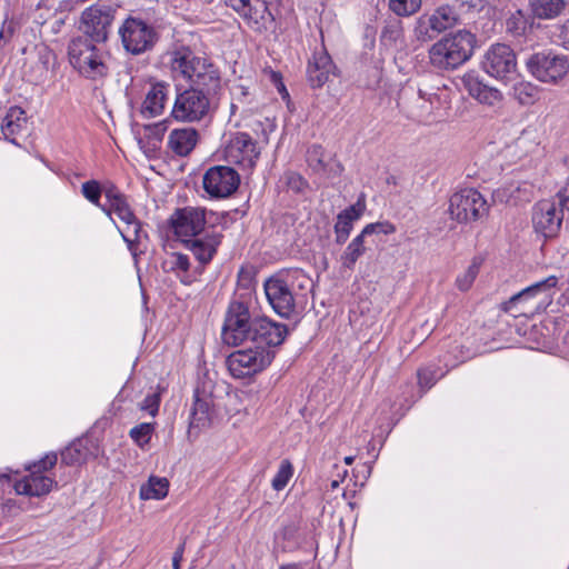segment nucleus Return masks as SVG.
<instances>
[{"mask_svg": "<svg viewBox=\"0 0 569 569\" xmlns=\"http://www.w3.org/2000/svg\"><path fill=\"white\" fill-rule=\"evenodd\" d=\"M288 329L272 320H262L256 329V340L246 342L243 349L232 352L227 358V366L232 377L243 379L263 371L272 362L276 348L280 346Z\"/></svg>", "mask_w": 569, "mask_h": 569, "instance_id": "f257e3e1", "label": "nucleus"}, {"mask_svg": "<svg viewBox=\"0 0 569 569\" xmlns=\"http://www.w3.org/2000/svg\"><path fill=\"white\" fill-rule=\"evenodd\" d=\"M171 70L177 77L190 81V87L209 91L220 89V76L206 58L197 57L190 49L181 48L172 53Z\"/></svg>", "mask_w": 569, "mask_h": 569, "instance_id": "f03ea898", "label": "nucleus"}, {"mask_svg": "<svg viewBox=\"0 0 569 569\" xmlns=\"http://www.w3.org/2000/svg\"><path fill=\"white\" fill-rule=\"evenodd\" d=\"M250 295H239L229 305L222 327V340L229 346H239L256 340V329L264 317L252 318L250 313Z\"/></svg>", "mask_w": 569, "mask_h": 569, "instance_id": "7ed1b4c3", "label": "nucleus"}, {"mask_svg": "<svg viewBox=\"0 0 569 569\" xmlns=\"http://www.w3.org/2000/svg\"><path fill=\"white\" fill-rule=\"evenodd\" d=\"M476 38L467 30H458L437 41L429 50L430 62L443 70L456 69L470 59Z\"/></svg>", "mask_w": 569, "mask_h": 569, "instance_id": "20e7f679", "label": "nucleus"}, {"mask_svg": "<svg viewBox=\"0 0 569 569\" xmlns=\"http://www.w3.org/2000/svg\"><path fill=\"white\" fill-rule=\"evenodd\" d=\"M70 63L88 79H100L109 73L108 52L84 37L73 38L68 46Z\"/></svg>", "mask_w": 569, "mask_h": 569, "instance_id": "39448f33", "label": "nucleus"}, {"mask_svg": "<svg viewBox=\"0 0 569 569\" xmlns=\"http://www.w3.org/2000/svg\"><path fill=\"white\" fill-rule=\"evenodd\" d=\"M106 202L100 209L111 218L114 213L124 224V229H119L123 240L127 242L130 251L134 250V244L142 237V227L128 202L127 197L116 187L111 186L103 189Z\"/></svg>", "mask_w": 569, "mask_h": 569, "instance_id": "423d86ee", "label": "nucleus"}, {"mask_svg": "<svg viewBox=\"0 0 569 569\" xmlns=\"http://www.w3.org/2000/svg\"><path fill=\"white\" fill-rule=\"evenodd\" d=\"M217 91L190 87L177 93L171 117L181 122H196L204 119L211 108V101Z\"/></svg>", "mask_w": 569, "mask_h": 569, "instance_id": "0eeeda50", "label": "nucleus"}, {"mask_svg": "<svg viewBox=\"0 0 569 569\" xmlns=\"http://www.w3.org/2000/svg\"><path fill=\"white\" fill-rule=\"evenodd\" d=\"M558 284L556 276L537 281L513 295L508 301L501 305L503 311L512 313L513 317L527 315L539 307L540 303L549 300Z\"/></svg>", "mask_w": 569, "mask_h": 569, "instance_id": "6e6552de", "label": "nucleus"}, {"mask_svg": "<svg viewBox=\"0 0 569 569\" xmlns=\"http://www.w3.org/2000/svg\"><path fill=\"white\" fill-rule=\"evenodd\" d=\"M489 212V204L483 196L473 188L455 192L449 200V213L460 223L480 220Z\"/></svg>", "mask_w": 569, "mask_h": 569, "instance_id": "1a4fd4ad", "label": "nucleus"}, {"mask_svg": "<svg viewBox=\"0 0 569 569\" xmlns=\"http://www.w3.org/2000/svg\"><path fill=\"white\" fill-rule=\"evenodd\" d=\"M526 66L533 78L551 84L561 81L569 71L568 57L551 51L531 54L527 59Z\"/></svg>", "mask_w": 569, "mask_h": 569, "instance_id": "9d476101", "label": "nucleus"}, {"mask_svg": "<svg viewBox=\"0 0 569 569\" xmlns=\"http://www.w3.org/2000/svg\"><path fill=\"white\" fill-rule=\"evenodd\" d=\"M223 159L229 164L251 170L260 156L257 141L246 132L229 134L222 150Z\"/></svg>", "mask_w": 569, "mask_h": 569, "instance_id": "9b49d317", "label": "nucleus"}, {"mask_svg": "<svg viewBox=\"0 0 569 569\" xmlns=\"http://www.w3.org/2000/svg\"><path fill=\"white\" fill-rule=\"evenodd\" d=\"M119 34L126 51L136 56L152 49L158 40L152 26L133 17L124 20L119 28Z\"/></svg>", "mask_w": 569, "mask_h": 569, "instance_id": "f8f14e48", "label": "nucleus"}, {"mask_svg": "<svg viewBox=\"0 0 569 569\" xmlns=\"http://www.w3.org/2000/svg\"><path fill=\"white\" fill-rule=\"evenodd\" d=\"M116 10L108 6H91L81 14V37L89 41L103 43L108 40L109 32L114 20Z\"/></svg>", "mask_w": 569, "mask_h": 569, "instance_id": "ddd939ff", "label": "nucleus"}, {"mask_svg": "<svg viewBox=\"0 0 569 569\" xmlns=\"http://www.w3.org/2000/svg\"><path fill=\"white\" fill-rule=\"evenodd\" d=\"M206 222V209L200 207L176 209L169 218L174 236L184 243L194 239L204 229Z\"/></svg>", "mask_w": 569, "mask_h": 569, "instance_id": "4468645a", "label": "nucleus"}, {"mask_svg": "<svg viewBox=\"0 0 569 569\" xmlns=\"http://www.w3.org/2000/svg\"><path fill=\"white\" fill-rule=\"evenodd\" d=\"M289 280L283 274H279L269 278L263 284L269 305L276 313L284 318H288L296 307L297 292L290 288Z\"/></svg>", "mask_w": 569, "mask_h": 569, "instance_id": "2eb2a0df", "label": "nucleus"}, {"mask_svg": "<svg viewBox=\"0 0 569 569\" xmlns=\"http://www.w3.org/2000/svg\"><path fill=\"white\" fill-rule=\"evenodd\" d=\"M202 184L211 197L227 198L238 189L240 176L230 166H213L204 172Z\"/></svg>", "mask_w": 569, "mask_h": 569, "instance_id": "dca6fc26", "label": "nucleus"}, {"mask_svg": "<svg viewBox=\"0 0 569 569\" xmlns=\"http://www.w3.org/2000/svg\"><path fill=\"white\" fill-rule=\"evenodd\" d=\"M565 209H558L553 200L538 201L532 208V226L537 233L545 238L555 237L560 230Z\"/></svg>", "mask_w": 569, "mask_h": 569, "instance_id": "f3484780", "label": "nucleus"}, {"mask_svg": "<svg viewBox=\"0 0 569 569\" xmlns=\"http://www.w3.org/2000/svg\"><path fill=\"white\" fill-rule=\"evenodd\" d=\"M517 60L512 49L505 43L492 44L482 60L483 70L497 79H503L516 71Z\"/></svg>", "mask_w": 569, "mask_h": 569, "instance_id": "a211bd4d", "label": "nucleus"}, {"mask_svg": "<svg viewBox=\"0 0 569 569\" xmlns=\"http://www.w3.org/2000/svg\"><path fill=\"white\" fill-rule=\"evenodd\" d=\"M213 398L210 391L203 387H199L194 390L193 403L189 416V429L188 435L197 436L202 429L208 428L211 425L213 415Z\"/></svg>", "mask_w": 569, "mask_h": 569, "instance_id": "6ab92c4d", "label": "nucleus"}, {"mask_svg": "<svg viewBox=\"0 0 569 569\" xmlns=\"http://www.w3.org/2000/svg\"><path fill=\"white\" fill-rule=\"evenodd\" d=\"M335 66L327 50L321 47L312 53L307 66V79L312 88H321L333 73Z\"/></svg>", "mask_w": 569, "mask_h": 569, "instance_id": "aec40b11", "label": "nucleus"}, {"mask_svg": "<svg viewBox=\"0 0 569 569\" xmlns=\"http://www.w3.org/2000/svg\"><path fill=\"white\" fill-rule=\"evenodd\" d=\"M170 90L166 81H150L141 104V114L146 118H154L162 114Z\"/></svg>", "mask_w": 569, "mask_h": 569, "instance_id": "412c9836", "label": "nucleus"}, {"mask_svg": "<svg viewBox=\"0 0 569 569\" xmlns=\"http://www.w3.org/2000/svg\"><path fill=\"white\" fill-rule=\"evenodd\" d=\"M30 473L14 482V490L18 495L41 497L48 495L56 481L41 472L28 468Z\"/></svg>", "mask_w": 569, "mask_h": 569, "instance_id": "4be33fe9", "label": "nucleus"}, {"mask_svg": "<svg viewBox=\"0 0 569 569\" xmlns=\"http://www.w3.org/2000/svg\"><path fill=\"white\" fill-rule=\"evenodd\" d=\"M462 83L468 93L481 104L493 108L502 101V93L498 89L485 84L472 73L463 76Z\"/></svg>", "mask_w": 569, "mask_h": 569, "instance_id": "5701e85b", "label": "nucleus"}, {"mask_svg": "<svg viewBox=\"0 0 569 569\" xmlns=\"http://www.w3.org/2000/svg\"><path fill=\"white\" fill-rule=\"evenodd\" d=\"M365 209H366L365 199H363V196H361L355 204L342 210L337 216V221L335 224V233H336V242L337 243L342 244L347 241V239L352 230L353 222L357 221L362 216Z\"/></svg>", "mask_w": 569, "mask_h": 569, "instance_id": "b1692460", "label": "nucleus"}, {"mask_svg": "<svg viewBox=\"0 0 569 569\" xmlns=\"http://www.w3.org/2000/svg\"><path fill=\"white\" fill-rule=\"evenodd\" d=\"M222 236L218 232H208L202 238L186 241L187 247L193 253L201 266L209 263L221 243Z\"/></svg>", "mask_w": 569, "mask_h": 569, "instance_id": "393cba45", "label": "nucleus"}, {"mask_svg": "<svg viewBox=\"0 0 569 569\" xmlns=\"http://www.w3.org/2000/svg\"><path fill=\"white\" fill-rule=\"evenodd\" d=\"M164 272H172L179 278L181 283L189 286L196 280V274L191 271V263L188 254L181 252H170L162 261Z\"/></svg>", "mask_w": 569, "mask_h": 569, "instance_id": "a878e982", "label": "nucleus"}, {"mask_svg": "<svg viewBox=\"0 0 569 569\" xmlns=\"http://www.w3.org/2000/svg\"><path fill=\"white\" fill-rule=\"evenodd\" d=\"M199 133L193 128L174 129L169 133L168 148L180 157L188 156L197 146Z\"/></svg>", "mask_w": 569, "mask_h": 569, "instance_id": "bb28decb", "label": "nucleus"}, {"mask_svg": "<svg viewBox=\"0 0 569 569\" xmlns=\"http://www.w3.org/2000/svg\"><path fill=\"white\" fill-rule=\"evenodd\" d=\"M529 7L533 18L552 20L561 16L566 8V0H530Z\"/></svg>", "mask_w": 569, "mask_h": 569, "instance_id": "cd10ccee", "label": "nucleus"}, {"mask_svg": "<svg viewBox=\"0 0 569 569\" xmlns=\"http://www.w3.org/2000/svg\"><path fill=\"white\" fill-rule=\"evenodd\" d=\"M458 21L455 9L448 4L440 6L428 17V26L435 34H438L451 27Z\"/></svg>", "mask_w": 569, "mask_h": 569, "instance_id": "c85d7f7f", "label": "nucleus"}, {"mask_svg": "<svg viewBox=\"0 0 569 569\" xmlns=\"http://www.w3.org/2000/svg\"><path fill=\"white\" fill-rule=\"evenodd\" d=\"M26 123V112L20 107H11L2 120V133L7 139H11V137L21 132Z\"/></svg>", "mask_w": 569, "mask_h": 569, "instance_id": "c756f323", "label": "nucleus"}, {"mask_svg": "<svg viewBox=\"0 0 569 569\" xmlns=\"http://www.w3.org/2000/svg\"><path fill=\"white\" fill-rule=\"evenodd\" d=\"M169 491V481L163 477L151 476L147 483L140 487L139 496L142 500H160L167 497Z\"/></svg>", "mask_w": 569, "mask_h": 569, "instance_id": "7c9ffc66", "label": "nucleus"}, {"mask_svg": "<svg viewBox=\"0 0 569 569\" xmlns=\"http://www.w3.org/2000/svg\"><path fill=\"white\" fill-rule=\"evenodd\" d=\"M365 238L358 234L346 248L341 254V263L347 269H353L357 260L365 253Z\"/></svg>", "mask_w": 569, "mask_h": 569, "instance_id": "2f4dec72", "label": "nucleus"}, {"mask_svg": "<svg viewBox=\"0 0 569 569\" xmlns=\"http://www.w3.org/2000/svg\"><path fill=\"white\" fill-rule=\"evenodd\" d=\"M529 27V17L522 10H516L506 20V30L512 36H523Z\"/></svg>", "mask_w": 569, "mask_h": 569, "instance_id": "473e14b6", "label": "nucleus"}, {"mask_svg": "<svg viewBox=\"0 0 569 569\" xmlns=\"http://www.w3.org/2000/svg\"><path fill=\"white\" fill-rule=\"evenodd\" d=\"M538 94V88L528 81H520L513 86L515 99L523 106L535 102Z\"/></svg>", "mask_w": 569, "mask_h": 569, "instance_id": "72a5a7b5", "label": "nucleus"}, {"mask_svg": "<svg viewBox=\"0 0 569 569\" xmlns=\"http://www.w3.org/2000/svg\"><path fill=\"white\" fill-rule=\"evenodd\" d=\"M307 162L315 172L327 171L328 163L325 160V150L320 144H313L308 149Z\"/></svg>", "mask_w": 569, "mask_h": 569, "instance_id": "f704fd0d", "label": "nucleus"}, {"mask_svg": "<svg viewBox=\"0 0 569 569\" xmlns=\"http://www.w3.org/2000/svg\"><path fill=\"white\" fill-rule=\"evenodd\" d=\"M421 7V0H389V9L399 17L415 14Z\"/></svg>", "mask_w": 569, "mask_h": 569, "instance_id": "c9c22d12", "label": "nucleus"}, {"mask_svg": "<svg viewBox=\"0 0 569 569\" xmlns=\"http://www.w3.org/2000/svg\"><path fill=\"white\" fill-rule=\"evenodd\" d=\"M153 430L154 428L152 423L143 422L133 427L130 430L129 435L137 446H139L140 448H144V446L149 443Z\"/></svg>", "mask_w": 569, "mask_h": 569, "instance_id": "e433bc0d", "label": "nucleus"}, {"mask_svg": "<svg viewBox=\"0 0 569 569\" xmlns=\"http://www.w3.org/2000/svg\"><path fill=\"white\" fill-rule=\"evenodd\" d=\"M293 475V468L289 460H282L276 476L272 479L271 486L274 490H282L289 482Z\"/></svg>", "mask_w": 569, "mask_h": 569, "instance_id": "4c0bfd02", "label": "nucleus"}, {"mask_svg": "<svg viewBox=\"0 0 569 569\" xmlns=\"http://www.w3.org/2000/svg\"><path fill=\"white\" fill-rule=\"evenodd\" d=\"M479 272V263L473 261L468 269L456 279V284L459 290L467 291L471 288L475 279Z\"/></svg>", "mask_w": 569, "mask_h": 569, "instance_id": "58836bf2", "label": "nucleus"}, {"mask_svg": "<svg viewBox=\"0 0 569 569\" xmlns=\"http://www.w3.org/2000/svg\"><path fill=\"white\" fill-rule=\"evenodd\" d=\"M81 192L83 197L89 200L91 203L98 206H102L100 203V197L102 193V189L100 187V183L97 180H89L82 183L81 186Z\"/></svg>", "mask_w": 569, "mask_h": 569, "instance_id": "ea45409f", "label": "nucleus"}, {"mask_svg": "<svg viewBox=\"0 0 569 569\" xmlns=\"http://www.w3.org/2000/svg\"><path fill=\"white\" fill-rule=\"evenodd\" d=\"M402 39V28L399 22L387 24L381 32V41L387 46H396Z\"/></svg>", "mask_w": 569, "mask_h": 569, "instance_id": "a19ab883", "label": "nucleus"}, {"mask_svg": "<svg viewBox=\"0 0 569 569\" xmlns=\"http://www.w3.org/2000/svg\"><path fill=\"white\" fill-rule=\"evenodd\" d=\"M286 279H290V288L303 290L311 283V279L301 270H293L283 274Z\"/></svg>", "mask_w": 569, "mask_h": 569, "instance_id": "79ce46f5", "label": "nucleus"}, {"mask_svg": "<svg viewBox=\"0 0 569 569\" xmlns=\"http://www.w3.org/2000/svg\"><path fill=\"white\" fill-rule=\"evenodd\" d=\"M396 231V228L390 222H376L367 224L360 232L363 237L371 234H390Z\"/></svg>", "mask_w": 569, "mask_h": 569, "instance_id": "37998d69", "label": "nucleus"}, {"mask_svg": "<svg viewBox=\"0 0 569 569\" xmlns=\"http://www.w3.org/2000/svg\"><path fill=\"white\" fill-rule=\"evenodd\" d=\"M284 181L286 186L296 193L302 192L308 186L302 176L292 171L284 174Z\"/></svg>", "mask_w": 569, "mask_h": 569, "instance_id": "c03bdc74", "label": "nucleus"}, {"mask_svg": "<svg viewBox=\"0 0 569 569\" xmlns=\"http://www.w3.org/2000/svg\"><path fill=\"white\" fill-rule=\"evenodd\" d=\"M552 37L558 46L569 50V19L556 27Z\"/></svg>", "mask_w": 569, "mask_h": 569, "instance_id": "a18cd8bd", "label": "nucleus"}, {"mask_svg": "<svg viewBox=\"0 0 569 569\" xmlns=\"http://www.w3.org/2000/svg\"><path fill=\"white\" fill-rule=\"evenodd\" d=\"M437 381V371L432 368H423L418 371V383L427 390L430 389Z\"/></svg>", "mask_w": 569, "mask_h": 569, "instance_id": "49530a36", "label": "nucleus"}, {"mask_svg": "<svg viewBox=\"0 0 569 569\" xmlns=\"http://www.w3.org/2000/svg\"><path fill=\"white\" fill-rule=\"evenodd\" d=\"M160 406V395L152 392L146 396L144 400L140 405V409L147 411L149 415L154 417L158 413Z\"/></svg>", "mask_w": 569, "mask_h": 569, "instance_id": "de8ad7c7", "label": "nucleus"}, {"mask_svg": "<svg viewBox=\"0 0 569 569\" xmlns=\"http://www.w3.org/2000/svg\"><path fill=\"white\" fill-rule=\"evenodd\" d=\"M81 459H82V452L76 445L67 447L61 452V460L66 465L79 463L81 461Z\"/></svg>", "mask_w": 569, "mask_h": 569, "instance_id": "09e8293b", "label": "nucleus"}, {"mask_svg": "<svg viewBox=\"0 0 569 569\" xmlns=\"http://www.w3.org/2000/svg\"><path fill=\"white\" fill-rule=\"evenodd\" d=\"M57 460H58V458H57L56 453H48L41 460H39L38 462H34L29 468L44 475L46 471L50 470L51 468H53L56 466Z\"/></svg>", "mask_w": 569, "mask_h": 569, "instance_id": "8fccbe9b", "label": "nucleus"}, {"mask_svg": "<svg viewBox=\"0 0 569 569\" xmlns=\"http://www.w3.org/2000/svg\"><path fill=\"white\" fill-rule=\"evenodd\" d=\"M460 8L466 12H479L488 3V0H457Z\"/></svg>", "mask_w": 569, "mask_h": 569, "instance_id": "3c124183", "label": "nucleus"}, {"mask_svg": "<svg viewBox=\"0 0 569 569\" xmlns=\"http://www.w3.org/2000/svg\"><path fill=\"white\" fill-rule=\"evenodd\" d=\"M232 8L246 18H252L250 0H231Z\"/></svg>", "mask_w": 569, "mask_h": 569, "instance_id": "603ef678", "label": "nucleus"}, {"mask_svg": "<svg viewBox=\"0 0 569 569\" xmlns=\"http://www.w3.org/2000/svg\"><path fill=\"white\" fill-rule=\"evenodd\" d=\"M14 32V24L12 21H4L0 29V41L8 42Z\"/></svg>", "mask_w": 569, "mask_h": 569, "instance_id": "864d4df0", "label": "nucleus"}, {"mask_svg": "<svg viewBox=\"0 0 569 569\" xmlns=\"http://www.w3.org/2000/svg\"><path fill=\"white\" fill-rule=\"evenodd\" d=\"M557 196L559 198V203L562 207V209L569 211V180L566 183V186L561 190H559Z\"/></svg>", "mask_w": 569, "mask_h": 569, "instance_id": "5fc2aeb1", "label": "nucleus"}, {"mask_svg": "<svg viewBox=\"0 0 569 569\" xmlns=\"http://www.w3.org/2000/svg\"><path fill=\"white\" fill-rule=\"evenodd\" d=\"M537 132L535 129L527 128L521 132V136L517 139V144L523 147L527 141L535 140Z\"/></svg>", "mask_w": 569, "mask_h": 569, "instance_id": "6e6d98bb", "label": "nucleus"}, {"mask_svg": "<svg viewBox=\"0 0 569 569\" xmlns=\"http://www.w3.org/2000/svg\"><path fill=\"white\" fill-rule=\"evenodd\" d=\"M183 545L180 546L172 557V569H180V561L182 560Z\"/></svg>", "mask_w": 569, "mask_h": 569, "instance_id": "4d7b16f0", "label": "nucleus"}, {"mask_svg": "<svg viewBox=\"0 0 569 569\" xmlns=\"http://www.w3.org/2000/svg\"><path fill=\"white\" fill-rule=\"evenodd\" d=\"M42 9H46L48 13H50L51 10H53V1L52 0H41L37 6V11H41Z\"/></svg>", "mask_w": 569, "mask_h": 569, "instance_id": "13d9d810", "label": "nucleus"}, {"mask_svg": "<svg viewBox=\"0 0 569 569\" xmlns=\"http://www.w3.org/2000/svg\"><path fill=\"white\" fill-rule=\"evenodd\" d=\"M297 531V528L295 525H290L283 528V536L287 538H292Z\"/></svg>", "mask_w": 569, "mask_h": 569, "instance_id": "bf43d9fd", "label": "nucleus"}, {"mask_svg": "<svg viewBox=\"0 0 569 569\" xmlns=\"http://www.w3.org/2000/svg\"><path fill=\"white\" fill-rule=\"evenodd\" d=\"M417 32H418V39H422V40L429 39L430 40L435 37V34H426L425 36L420 28L417 30ZM426 33H428V32L426 31Z\"/></svg>", "mask_w": 569, "mask_h": 569, "instance_id": "052dcab7", "label": "nucleus"}, {"mask_svg": "<svg viewBox=\"0 0 569 569\" xmlns=\"http://www.w3.org/2000/svg\"><path fill=\"white\" fill-rule=\"evenodd\" d=\"M280 569H306V568L299 563H291V565L282 566V567H280Z\"/></svg>", "mask_w": 569, "mask_h": 569, "instance_id": "680f3d73", "label": "nucleus"}, {"mask_svg": "<svg viewBox=\"0 0 569 569\" xmlns=\"http://www.w3.org/2000/svg\"><path fill=\"white\" fill-rule=\"evenodd\" d=\"M154 129L157 131V134H162L166 131L167 128H166L163 122H160V123L154 126Z\"/></svg>", "mask_w": 569, "mask_h": 569, "instance_id": "e2e57ef3", "label": "nucleus"}, {"mask_svg": "<svg viewBox=\"0 0 569 569\" xmlns=\"http://www.w3.org/2000/svg\"><path fill=\"white\" fill-rule=\"evenodd\" d=\"M419 96L420 98L430 101V103H432V98L435 97L433 94H428V98H426L427 94L422 90H419Z\"/></svg>", "mask_w": 569, "mask_h": 569, "instance_id": "0e129e2a", "label": "nucleus"}, {"mask_svg": "<svg viewBox=\"0 0 569 569\" xmlns=\"http://www.w3.org/2000/svg\"><path fill=\"white\" fill-rule=\"evenodd\" d=\"M48 16H46V11H42L39 17L37 18V21L39 23H43L47 20Z\"/></svg>", "mask_w": 569, "mask_h": 569, "instance_id": "69168bd1", "label": "nucleus"}, {"mask_svg": "<svg viewBox=\"0 0 569 569\" xmlns=\"http://www.w3.org/2000/svg\"><path fill=\"white\" fill-rule=\"evenodd\" d=\"M48 16H46V11H42L39 17L37 18V21L39 23H43L47 20Z\"/></svg>", "mask_w": 569, "mask_h": 569, "instance_id": "338daca9", "label": "nucleus"}, {"mask_svg": "<svg viewBox=\"0 0 569 569\" xmlns=\"http://www.w3.org/2000/svg\"><path fill=\"white\" fill-rule=\"evenodd\" d=\"M355 458L352 456H348L345 458L346 465H351L353 462Z\"/></svg>", "mask_w": 569, "mask_h": 569, "instance_id": "774afa93", "label": "nucleus"}]
</instances>
